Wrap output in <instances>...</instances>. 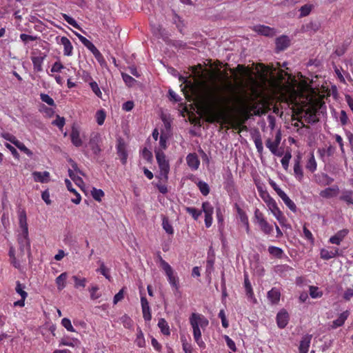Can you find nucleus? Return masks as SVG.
Wrapping results in <instances>:
<instances>
[{"mask_svg":"<svg viewBox=\"0 0 353 353\" xmlns=\"http://www.w3.org/2000/svg\"><path fill=\"white\" fill-rule=\"evenodd\" d=\"M76 35L78 37L79 41L92 52L97 51V48L96 46L88 39L85 37L81 35L80 34L76 33Z\"/></svg>","mask_w":353,"mask_h":353,"instance_id":"473e14b6","label":"nucleus"},{"mask_svg":"<svg viewBox=\"0 0 353 353\" xmlns=\"http://www.w3.org/2000/svg\"><path fill=\"white\" fill-rule=\"evenodd\" d=\"M72 279L74 282V287L76 288H85L87 282V279L85 278H79L77 276H73Z\"/></svg>","mask_w":353,"mask_h":353,"instance_id":"09e8293b","label":"nucleus"},{"mask_svg":"<svg viewBox=\"0 0 353 353\" xmlns=\"http://www.w3.org/2000/svg\"><path fill=\"white\" fill-rule=\"evenodd\" d=\"M290 44V40L287 36H282L276 39V46L279 50L286 49Z\"/></svg>","mask_w":353,"mask_h":353,"instance_id":"c756f323","label":"nucleus"},{"mask_svg":"<svg viewBox=\"0 0 353 353\" xmlns=\"http://www.w3.org/2000/svg\"><path fill=\"white\" fill-rule=\"evenodd\" d=\"M19 225L20 232L17 235V242L19 245V250L23 254L26 250L28 257L31 256L30 252V241L28 234V225L27 223V214L24 209L18 210Z\"/></svg>","mask_w":353,"mask_h":353,"instance_id":"7ed1b4c3","label":"nucleus"},{"mask_svg":"<svg viewBox=\"0 0 353 353\" xmlns=\"http://www.w3.org/2000/svg\"><path fill=\"white\" fill-rule=\"evenodd\" d=\"M219 317L221 319V323H222V326L224 327V328H228V326H229V323H228V321L226 319V316H225V310H221L219 311V313L218 314Z\"/></svg>","mask_w":353,"mask_h":353,"instance_id":"052dcab7","label":"nucleus"},{"mask_svg":"<svg viewBox=\"0 0 353 353\" xmlns=\"http://www.w3.org/2000/svg\"><path fill=\"white\" fill-rule=\"evenodd\" d=\"M141 304L142 308L143 318L145 321H150L152 319V314L149 302L143 295L141 296Z\"/></svg>","mask_w":353,"mask_h":353,"instance_id":"dca6fc26","label":"nucleus"},{"mask_svg":"<svg viewBox=\"0 0 353 353\" xmlns=\"http://www.w3.org/2000/svg\"><path fill=\"white\" fill-rule=\"evenodd\" d=\"M185 210L195 221L198 220L202 212H203L205 214V227L208 228L211 227L213 220L214 207L209 201L203 202L202 210H201L192 207H185Z\"/></svg>","mask_w":353,"mask_h":353,"instance_id":"39448f33","label":"nucleus"},{"mask_svg":"<svg viewBox=\"0 0 353 353\" xmlns=\"http://www.w3.org/2000/svg\"><path fill=\"white\" fill-rule=\"evenodd\" d=\"M340 255H341V251L336 247H332L330 250L322 248L320 250L321 258L323 260H330Z\"/></svg>","mask_w":353,"mask_h":353,"instance_id":"ddd939ff","label":"nucleus"},{"mask_svg":"<svg viewBox=\"0 0 353 353\" xmlns=\"http://www.w3.org/2000/svg\"><path fill=\"white\" fill-rule=\"evenodd\" d=\"M349 233V230L347 229H342L338 231L334 235L332 236L328 242L331 244L340 245L341 242L345 239V238L347 236Z\"/></svg>","mask_w":353,"mask_h":353,"instance_id":"4468645a","label":"nucleus"},{"mask_svg":"<svg viewBox=\"0 0 353 353\" xmlns=\"http://www.w3.org/2000/svg\"><path fill=\"white\" fill-rule=\"evenodd\" d=\"M64 68L63 65L60 61H56L52 66V72H60Z\"/></svg>","mask_w":353,"mask_h":353,"instance_id":"774afa93","label":"nucleus"},{"mask_svg":"<svg viewBox=\"0 0 353 353\" xmlns=\"http://www.w3.org/2000/svg\"><path fill=\"white\" fill-rule=\"evenodd\" d=\"M266 147L270 150L272 153H275L276 150L278 149L274 141L271 139H268L265 141Z\"/></svg>","mask_w":353,"mask_h":353,"instance_id":"338daca9","label":"nucleus"},{"mask_svg":"<svg viewBox=\"0 0 353 353\" xmlns=\"http://www.w3.org/2000/svg\"><path fill=\"white\" fill-rule=\"evenodd\" d=\"M196 185L203 196H207L209 194L210 187L207 183H205V181H199L196 183Z\"/></svg>","mask_w":353,"mask_h":353,"instance_id":"ea45409f","label":"nucleus"},{"mask_svg":"<svg viewBox=\"0 0 353 353\" xmlns=\"http://www.w3.org/2000/svg\"><path fill=\"white\" fill-rule=\"evenodd\" d=\"M91 195L95 201H101L105 194L102 190L93 188L91 190Z\"/></svg>","mask_w":353,"mask_h":353,"instance_id":"79ce46f5","label":"nucleus"},{"mask_svg":"<svg viewBox=\"0 0 353 353\" xmlns=\"http://www.w3.org/2000/svg\"><path fill=\"white\" fill-rule=\"evenodd\" d=\"M280 198L283 200L284 203L288 206V208L292 210L293 212H296L297 208L296 204L294 203L293 201H292L289 196L285 193L281 192Z\"/></svg>","mask_w":353,"mask_h":353,"instance_id":"2f4dec72","label":"nucleus"},{"mask_svg":"<svg viewBox=\"0 0 353 353\" xmlns=\"http://www.w3.org/2000/svg\"><path fill=\"white\" fill-rule=\"evenodd\" d=\"M312 9V6L310 4H305L301 7L299 11L301 12V17H306L310 14Z\"/></svg>","mask_w":353,"mask_h":353,"instance_id":"4d7b16f0","label":"nucleus"},{"mask_svg":"<svg viewBox=\"0 0 353 353\" xmlns=\"http://www.w3.org/2000/svg\"><path fill=\"white\" fill-rule=\"evenodd\" d=\"M268 298L272 304H277L281 298V292L276 288H272L268 292Z\"/></svg>","mask_w":353,"mask_h":353,"instance_id":"cd10ccee","label":"nucleus"},{"mask_svg":"<svg viewBox=\"0 0 353 353\" xmlns=\"http://www.w3.org/2000/svg\"><path fill=\"white\" fill-rule=\"evenodd\" d=\"M292 157L290 152H287L282 158L281 163L284 170H287L289 167V162Z\"/></svg>","mask_w":353,"mask_h":353,"instance_id":"603ef678","label":"nucleus"},{"mask_svg":"<svg viewBox=\"0 0 353 353\" xmlns=\"http://www.w3.org/2000/svg\"><path fill=\"white\" fill-rule=\"evenodd\" d=\"M254 219L259 225L265 221L263 214L258 208L254 210Z\"/></svg>","mask_w":353,"mask_h":353,"instance_id":"bf43d9fd","label":"nucleus"},{"mask_svg":"<svg viewBox=\"0 0 353 353\" xmlns=\"http://www.w3.org/2000/svg\"><path fill=\"white\" fill-rule=\"evenodd\" d=\"M306 169H307L311 172H314L317 168V163L314 158V155L313 153H311L310 157L306 163Z\"/></svg>","mask_w":353,"mask_h":353,"instance_id":"e433bc0d","label":"nucleus"},{"mask_svg":"<svg viewBox=\"0 0 353 353\" xmlns=\"http://www.w3.org/2000/svg\"><path fill=\"white\" fill-rule=\"evenodd\" d=\"M188 165L192 170H196L199 168L200 161L196 153H190L186 157Z\"/></svg>","mask_w":353,"mask_h":353,"instance_id":"412c9836","label":"nucleus"},{"mask_svg":"<svg viewBox=\"0 0 353 353\" xmlns=\"http://www.w3.org/2000/svg\"><path fill=\"white\" fill-rule=\"evenodd\" d=\"M265 200V203L268 207L269 210L271 211L272 214L275 216L277 221L281 225H284L286 222V218L283 215V212L281 211L278 205L275 200L271 196H268Z\"/></svg>","mask_w":353,"mask_h":353,"instance_id":"6e6552de","label":"nucleus"},{"mask_svg":"<svg viewBox=\"0 0 353 353\" xmlns=\"http://www.w3.org/2000/svg\"><path fill=\"white\" fill-rule=\"evenodd\" d=\"M46 55L43 53H39V56L31 57V60L33 64L34 70L36 72L43 71V63Z\"/></svg>","mask_w":353,"mask_h":353,"instance_id":"a211bd4d","label":"nucleus"},{"mask_svg":"<svg viewBox=\"0 0 353 353\" xmlns=\"http://www.w3.org/2000/svg\"><path fill=\"white\" fill-rule=\"evenodd\" d=\"M232 110L230 100L216 94L214 89H210L202 97L201 111L209 123H229Z\"/></svg>","mask_w":353,"mask_h":353,"instance_id":"f257e3e1","label":"nucleus"},{"mask_svg":"<svg viewBox=\"0 0 353 353\" xmlns=\"http://www.w3.org/2000/svg\"><path fill=\"white\" fill-rule=\"evenodd\" d=\"M190 323L193 330L194 341L200 348L205 349V343L202 339L201 329H205L209 324L208 319L201 314L192 313L190 316Z\"/></svg>","mask_w":353,"mask_h":353,"instance_id":"20e7f679","label":"nucleus"},{"mask_svg":"<svg viewBox=\"0 0 353 353\" xmlns=\"http://www.w3.org/2000/svg\"><path fill=\"white\" fill-rule=\"evenodd\" d=\"M312 338V334H305L302 337L301 341H300L299 347V352H303V353L308 352Z\"/></svg>","mask_w":353,"mask_h":353,"instance_id":"4be33fe9","label":"nucleus"},{"mask_svg":"<svg viewBox=\"0 0 353 353\" xmlns=\"http://www.w3.org/2000/svg\"><path fill=\"white\" fill-rule=\"evenodd\" d=\"M40 98H41V100L43 101V102H45L48 105H50V106H55L56 104L54 103V101L52 98H51L48 94H45V93H41L40 94Z\"/></svg>","mask_w":353,"mask_h":353,"instance_id":"6e6d98bb","label":"nucleus"},{"mask_svg":"<svg viewBox=\"0 0 353 353\" xmlns=\"http://www.w3.org/2000/svg\"><path fill=\"white\" fill-rule=\"evenodd\" d=\"M239 101L240 103L239 110L241 113L245 116V119H247L249 117L250 112L256 108V105L254 104H250L248 103L246 98H239Z\"/></svg>","mask_w":353,"mask_h":353,"instance_id":"f8f14e48","label":"nucleus"},{"mask_svg":"<svg viewBox=\"0 0 353 353\" xmlns=\"http://www.w3.org/2000/svg\"><path fill=\"white\" fill-rule=\"evenodd\" d=\"M181 340L183 352L185 353H193L194 351V347L190 343L188 342L185 337H181Z\"/></svg>","mask_w":353,"mask_h":353,"instance_id":"a19ab883","label":"nucleus"},{"mask_svg":"<svg viewBox=\"0 0 353 353\" xmlns=\"http://www.w3.org/2000/svg\"><path fill=\"white\" fill-rule=\"evenodd\" d=\"M101 138L99 133H92L88 142V145L92 151L94 157H97L102 151L101 147Z\"/></svg>","mask_w":353,"mask_h":353,"instance_id":"1a4fd4ad","label":"nucleus"},{"mask_svg":"<svg viewBox=\"0 0 353 353\" xmlns=\"http://www.w3.org/2000/svg\"><path fill=\"white\" fill-rule=\"evenodd\" d=\"M98 263L100 266L98 269L96 270V272L104 276L108 281H110L111 276L110 273V269L105 265L103 261H99Z\"/></svg>","mask_w":353,"mask_h":353,"instance_id":"c9c22d12","label":"nucleus"},{"mask_svg":"<svg viewBox=\"0 0 353 353\" xmlns=\"http://www.w3.org/2000/svg\"><path fill=\"white\" fill-rule=\"evenodd\" d=\"M353 192L351 190L345 191L342 193V194L340 196V200L345 201L347 204L353 205V197H352Z\"/></svg>","mask_w":353,"mask_h":353,"instance_id":"58836bf2","label":"nucleus"},{"mask_svg":"<svg viewBox=\"0 0 353 353\" xmlns=\"http://www.w3.org/2000/svg\"><path fill=\"white\" fill-rule=\"evenodd\" d=\"M90 86L92 92L99 98L102 97V92L98 85V83L92 81L90 83Z\"/></svg>","mask_w":353,"mask_h":353,"instance_id":"5fc2aeb1","label":"nucleus"},{"mask_svg":"<svg viewBox=\"0 0 353 353\" xmlns=\"http://www.w3.org/2000/svg\"><path fill=\"white\" fill-rule=\"evenodd\" d=\"M32 176L36 182L44 183L50 181V173L47 171L43 172L35 171L32 172Z\"/></svg>","mask_w":353,"mask_h":353,"instance_id":"b1692460","label":"nucleus"},{"mask_svg":"<svg viewBox=\"0 0 353 353\" xmlns=\"http://www.w3.org/2000/svg\"><path fill=\"white\" fill-rule=\"evenodd\" d=\"M162 226L165 231L169 234H173L174 229L172 225L170 224L169 220L164 217L162 221Z\"/></svg>","mask_w":353,"mask_h":353,"instance_id":"49530a36","label":"nucleus"},{"mask_svg":"<svg viewBox=\"0 0 353 353\" xmlns=\"http://www.w3.org/2000/svg\"><path fill=\"white\" fill-rule=\"evenodd\" d=\"M99 290V287L95 285H92L90 288H89V292L90 294V299L92 300H96L101 297V294L97 293V291Z\"/></svg>","mask_w":353,"mask_h":353,"instance_id":"8fccbe9b","label":"nucleus"},{"mask_svg":"<svg viewBox=\"0 0 353 353\" xmlns=\"http://www.w3.org/2000/svg\"><path fill=\"white\" fill-rule=\"evenodd\" d=\"M117 153L123 165L127 163L128 157L127 146L124 140L121 138L117 139Z\"/></svg>","mask_w":353,"mask_h":353,"instance_id":"9b49d317","label":"nucleus"},{"mask_svg":"<svg viewBox=\"0 0 353 353\" xmlns=\"http://www.w3.org/2000/svg\"><path fill=\"white\" fill-rule=\"evenodd\" d=\"M159 258L160 267L164 271L170 285L175 291H178L180 288L179 277L176 275L174 270L167 261L163 259L160 255Z\"/></svg>","mask_w":353,"mask_h":353,"instance_id":"423d86ee","label":"nucleus"},{"mask_svg":"<svg viewBox=\"0 0 353 353\" xmlns=\"http://www.w3.org/2000/svg\"><path fill=\"white\" fill-rule=\"evenodd\" d=\"M310 295L313 299L321 298L323 296V292L320 291L318 287L310 286Z\"/></svg>","mask_w":353,"mask_h":353,"instance_id":"de8ad7c7","label":"nucleus"},{"mask_svg":"<svg viewBox=\"0 0 353 353\" xmlns=\"http://www.w3.org/2000/svg\"><path fill=\"white\" fill-rule=\"evenodd\" d=\"M158 327L161 330V333L165 336L170 335V326L165 319L161 318L158 322Z\"/></svg>","mask_w":353,"mask_h":353,"instance_id":"72a5a7b5","label":"nucleus"},{"mask_svg":"<svg viewBox=\"0 0 353 353\" xmlns=\"http://www.w3.org/2000/svg\"><path fill=\"white\" fill-rule=\"evenodd\" d=\"M251 81V87H250V91L252 92V96L256 99L259 97L261 94V92L260 90V88H261V83L256 80L255 79L250 77Z\"/></svg>","mask_w":353,"mask_h":353,"instance_id":"393cba45","label":"nucleus"},{"mask_svg":"<svg viewBox=\"0 0 353 353\" xmlns=\"http://www.w3.org/2000/svg\"><path fill=\"white\" fill-rule=\"evenodd\" d=\"M70 139L72 144L76 147H80L83 144V141L80 137V132L76 128H72L70 133Z\"/></svg>","mask_w":353,"mask_h":353,"instance_id":"c85d7f7f","label":"nucleus"},{"mask_svg":"<svg viewBox=\"0 0 353 353\" xmlns=\"http://www.w3.org/2000/svg\"><path fill=\"white\" fill-rule=\"evenodd\" d=\"M67 279V272H63L56 278L55 282L57 286V289L59 291L63 290L65 288Z\"/></svg>","mask_w":353,"mask_h":353,"instance_id":"7c9ffc66","label":"nucleus"},{"mask_svg":"<svg viewBox=\"0 0 353 353\" xmlns=\"http://www.w3.org/2000/svg\"><path fill=\"white\" fill-rule=\"evenodd\" d=\"M268 252L270 255L276 259H282L283 257L288 259V256L284 253V251L279 247L274 245L269 246Z\"/></svg>","mask_w":353,"mask_h":353,"instance_id":"a878e982","label":"nucleus"},{"mask_svg":"<svg viewBox=\"0 0 353 353\" xmlns=\"http://www.w3.org/2000/svg\"><path fill=\"white\" fill-rule=\"evenodd\" d=\"M253 30L256 32L266 37H273L275 34V30L274 28L264 25L255 26Z\"/></svg>","mask_w":353,"mask_h":353,"instance_id":"aec40b11","label":"nucleus"},{"mask_svg":"<svg viewBox=\"0 0 353 353\" xmlns=\"http://www.w3.org/2000/svg\"><path fill=\"white\" fill-rule=\"evenodd\" d=\"M288 75L283 70H280L277 74V78L272 83V87L274 92L279 94L280 97L288 103H294L296 99V90L293 83L289 80L285 79V76Z\"/></svg>","mask_w":353,"mask_h":353,"instance_id":"f03ea898","label":"nucleus"},{"mask_svg":"<svg viewBox=\"0 0 353 353\" xmlns=\"http://www.w3.org/2000/svg\"><path fill=\"white\" fill-rule=\"evenodd\" d=\"M290 316L288 312L282 309L276 315V323L279 328L283 329L286 327L289 322Z\"/></svg>","mask_w":353,"mask_h":353,"instance_id":"2eb2a0df","label":"nucleus"},{"mask_svg":"<svg viewBox=\"0 0 353 353\" xmlns=\"http://www.w3.org/2000/svg\"><path fill=\"white\" fill-rule=\"evenodd\" d=\"M61 325L69 332H74V329L71 323V321L68 318H63L61 320Z\"/></svg>","mask_w":353,"mask_h":353,"instance_id":"e2e57ef3","label":"nucleus"},{"mask_svg":"<svg viewBox=\"0 0 353 353\" xmlns=\"http://www.w3.org/2000/svg\"><path fill=\"white\" fill-rule=\"evenodd\" d=\"M52 124L61 129L65 125V119L57 115V119L52 121Z\"/></svg>","mask_w":353,"mask_h":353,"instance_id":"69168bd1","label":"nucleus"},{"mask_svg":"<svg viewBox=\"0 0 353 353\" xmlns=\"http://www.w3.org/2000/svg\"><path fill=\"white\" fill-rule=\"evenodd\" d=\"M338 192V188H327L321 191L320 196L323 198L329 199L335 196Z\"/></svg>","mask_w":353,"mask_h":353,"instance_id":"f704fd0d","label":"nucleus"},{"mask_svg":"<svg viewBox=\"0 0 353 353\" xmlns=\"http://www.w3.org/2000/svg\"><path fill=\"white\" fill-rule=\"evenodd\" d=\"M55 41L58 45L63 47V55L70 57L73 54V46L71 41L66 37L57 36Z\"/></svg>","mask_w":353,"mask_h":353,"instance_id":"9d476101","label":"nucleus"},{"mask_svg":"<svg viewBox=\"0 0 353 353\" xmlns=\"http://www.w3.org/2000/svg\"><path fill=\"white\" fill-rule=\"evenodd\" d=\"M253 140H254V143L255 144L257 152L261 154L263 152V146L261 136L259 132H258L254 136Z\"/></svg>","mask_w":353,"mask_h":353,"instance_id":"4c0bfd02","label":"nucleus"},{"mask_svg":"<svg viewBox=\"0 0 353 353\" xmlns=\"http://www.w3.org/2000/svg\"><path fill=\"white\" fill-rule=\"evenodd\" d=\"M141 155H142V157L145 161H147L149 163L152 162V161L153 159L152 153L149 150H148L146 148H144L143 150H142Z\"/></svg>","mask_w":353,"mask_h":353,"instance_id":"680f3d73","label":"nucleus"},{"mask_svg":"<svg viewBox=\"0 0 353 353\" xmlns=\"http://www.w3.org/2000/svg\"><path fill=\"white\" fill-rule=\"evenodd\" d=\"M244 287L247 296L250 299H253L254 302L255 303L256 301V299L254 297L252 287L250 282L248 275L247 274H244Z\"/></svg>","mask_w":353,"mask_h":353,"instance_id":"bb28decb","label":"nucleus"},{"mask_svg":"<svg viewBox=\"0 0 353 353\" xmlns=\"http://www.w3.org/2000/svg\"><path fill=\"white\" fill-rule=\"evenodd\" d=\"M232 72H237L241 73L243 76L247 74L248 72H250L249 69L247 68L245 65L239 64L235 69L231 70Z\"/></svg>","mask_w":353,"mask_h":353,"instance_id":"0e129e2a","label":"nucleus"},{"mask_svg":"<svg viewBox=\"0 0 353 353\" xmlns=\"http://www.w3.org/2000/svg\"><path fill=\"white\" fill-rule=\"evenodd\" d=\"M350 316V312L348 310H345L343 312H342L338 319L333 321L331 324L330 325V327L331 329L334 330L337 327H341L345 323V321L347 319L348 316Z\"/></svg>","mask_w":353,"mask_h":353,"instance_id":"f3484780","label":"nucleus"},{"mask_svg":"<svg viewBox=\"0 0 353 353\" xmlns=\"http://www.w3.org/2000/svg\"><path fill=\"white\" fill-rule=\"evenodd\" d=\"M260 228L265 234H270L273 231V227L266 220L259 224Z\"/></svg>","mask_w":353,"mask_h":353,"instance_id":"c03bdc74","label":"nucleus"},{"mask_svg":"<svg viewBox=\"0 0 353 353\" xmlns=\"http://www.w3.org/2000/svg\"><path fill=\"white\" fill-rule=\"evenodd\" d=\"M234 207L236 210V212L239 215L240 221L245 226L247 233H249L250 225H249L248 217L246 213L241 208V207L237 203H235Z\"/></svg>","mask_w":353,"mask_h":353,"instance_id":"5701e85b","label":"nucleus"},{"mask_svg":"<svg viewBox=\"0 0 353 353\" xmlns=\"http://www.w3.org/2000/svg\"><path fill=\"white\" fill-rule=\"evenodd\" d=\"M14 145L19 149L21 152L26 154L28 157H32L33 153L32 152L28 149L23 143L21 142L20 141H15Z\"/></svg>","mask_w":353,"mask_h":353,"instance_id":"37998d69","label":"nucleus"},{"mask_svg":"<svg viewBox=\"0 0 353 353\" xmlns=\"http://www.w3.org/2000/svg\"><path fill=\"white\" fill-rule=\"evenodd\" d=\"M334 181V179L329 176L327 174L323 173L321 175L319 183L323 185H330Z\"/></svg>","mask_w":353,"mask_h":353,"instance_id":"864d4df0","label":"nucleus"},{"mask_svg":"<svg viewBox=\"0 0 353 353\" xmlns=\"http://www.w3.org/2000/svg\"><path fill=\"white\" fill-rule=\"evenodd\" d=\"M25 285L21 284L19 281H17L15 291L18 293L21 298L26 299L28 293L24 290Z\"/></svg>","mask_w":353,"mask_h":353,"instance_id":"a18cd8bd","label":"nucleus"},{"mask_svg":"<svg viewBox=\"0 0 353 353\" xmlns=\"http://www.w3.org/2000/svg\"><path fill=\"white\" fill-rule=\"evenodd\" d=\"M105 117H106V114L103 110H98L96 112L97 122L99 125H101L104 123Z\"/></svg>","mask_w":353,"mask_h":353,"instance_id":"3c124183","label":"nucleus"},{"mask_svg":"<svg viewBox=\"0 0 353 353\" xmlns=\"http://www.w3.org/2000/svg\"><path fill=\"white\" fill-rule=\"evenodd\" d=\"M62 17L67 23H68L70 25H71L74 28H79V26L77 23V22L76 21V20L74 19H73L72 17H70L69 15H68L67 14H62Z\"/></svg>","mask_w":353,"mask_h":353,"instance_id":"13d9d810","label":"nucleus"},{"mask_svg":"<svg viewBox=\"0 0 353 353\" xmlns=\"http://www.w3.org/2000/svg\"><path fill=\"white\" fill-rule=\"evenodd\" d=\"M156 159L160 169L161 179L167 181L170 172V164L165 154L161 150H155Z\"/></svg>","mask_w":353,"mask_h":353,"instance_id":"0eeeda50","label":"nucleus"},{"mask_svg":"<svg viewBox=\"0 0 353 353\" xmlns=\"http://www.w3.org/2000/svg\"><path fill=\"white\" fill-rule=\"evenodd\" d=\"M301 156H296V157L294 159V163L293 168L294 176L299 181H301L302 179H303V171L301 165Z\"/></svg>","mask_w":353,"mask_h":353,"instance_id":"6ab92c4d","label":"nucleus"}]
</instances>
